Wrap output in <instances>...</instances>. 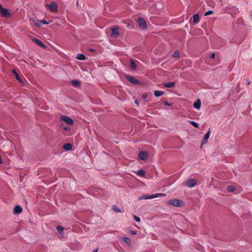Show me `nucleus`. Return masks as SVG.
Wrapping results in <instances>:
<instances>
[{
	"label": "nucleus",
	"mask_w": 252,
	"mask_h": 252,
	"mask_svg": "<svg viewBox=\"0 0 252 252\" xmlns=\"http://www.w3.org/2000/svg\"><path fill=\"white\" fill-rule=\"evenodd\" d=\"M167 204L176 207H182L185 205L181 200L177 199H170L167 201Z\"/></svg>",
	"instance_id": "1"
},
{
	"label": "nucleus",
	"mask_w": 252,
	"mask_h": 252,
	"mask_svg": "<svg viewBox=\"0 0 252 252\" xmlns=\"http://www.w3.org/2000/svg\"><path fill=\"white\" fill-rule=\"evenodd\" d=\"M0 15L4 18H9L11 16V14L9 10L3 7L0 4Z\"/></svg>",
	"instance_id": "2"
},
{
	"label": "nucleus",
	"mask_w": 252,
	"mask_h": 252,
	"mask_svg": "<svg viewBox=\"0 0 252 252\" xmlns=\"http://www.w3.org/2000/svg\"><path fill=\"white\" fill-rule=\"evenodd\" d=\"M61 120L70 126H73L74 124V121L66 116H62Z\"/></svg>",
	"instance_id": "3"
},
{
	"label": "nucleus",
	"mask_w": 252,
	"mask_h": 252,
	"mask_svg": "<svg viewBox=\"0 0 252 252\" xmlns=\"http://www.w3.org/2000/svg\"><path fill=\"white\" fill-rule=\"evenodd\" d=\"M45 6L48 7L52 12H55L57 11L58 5L55 2H52L48 4H46Z\"/></svg>",
	"instance_id": "4"
},
{
	"label": "nucleus",
	"mask_w": 252,
	"mask_h": 252,
	"mask_svg": "<svg viewBox=\"0 0 252 252\" xmlns=\"http://www.w3.org/2000/svg\"><path fill=\"white\" fill-rule=\"evenodd\" d=\"M196 184V182L194 179H190L188 180L185 183V185L189 188H192Z\"/></svg>",
	"instance_id": "5"
},
{
	"label": "nucleus",
	"mask_w": 252,
	"mask_h": 252,
	"mask_svg": "<svg viewBox=\"0 0 252 252\" xmlns=\"http://www.w3.org/2000/svg\"><path fill=\"white\" fill-rule=\"evenodd\" d=\"M138 158L141 160H146L148 158V154L146 151H142L139 153Z\"/></svg>",
	"instance_id": "6"
},
{
	"label": "nucleus",
	"mask_w": 252,
	"mask_h": 252,
	"mask_svg": "<svg viewBox=\"0 0 252 252\" xmlns=\"http://www.w3.org/2000/svg\"><path fill=\"white\" fill-rule=\"evenodd\" d=\"M137 22L139 26L145 29L147 28V25L145 21L143 18H140L137 20Z\"/></svg>",
	"instance_id": "7"
},
{
	"label": "nucleus",
	"mask_w": 252,
	"mask_h": 252,
	"mask_svg": "<svg viewBox=\"0 0 252 252\" xmlns=\"http://www.w3.org/2000/svg\"><path fill=\"white\" fill-rule=\"evenodd\" d=\"M118 28L117 27H114L111 29V36L113 37H116L119 35Z\"/></svg>",
	"instance_id": "8"
},
{
	"label": "nucleus",
	"mask_w": 252,
	"mask_h": 252,
	"mask_svg": "<svg viewBox=\"0 0 252 252\" xmlns=\"http://www.w3.org/2000/svg\"><path fill=\"white\" fill-rule=\"evenodd\" d=\"M126 78L129 82H131L133 84H137L139 82L137 79L130 76H127Z\"/></svg>",
	"instance_id": "9"
},
{
	"label": "nucleus",
	"mask_w": 252,
	"mask_h": 252,
	"mask_svg": "<svg viewBox=\"0 0 252 252\" xmlns=\"http://www.w3.org/2000/svg\"><path fill=\"white\" fill-rule=\"evenodd\" d=\"M22 211V207L19 205L16 206L13 209V213L15 214H18Z\"/></svg>",
	"instance_id": "10"
},
{
	"label": "nucleus",
	"mask_w": 252,
	"mask_h": 252,
	"mask_svg": "<svg viewBox=\"0 0 252 252\" xmlns=\"http://www.w3.org/2000/svg\"><path fill=\"white\" fill-rule=\"evenodd\" d=\"M210 131L209 130L205 134L204 137V138L202 140V144H205L207 142L208 139L210 137Z\"/></svg>",
	"instance_id": "11"
},
{
	"label": "nucleus",
	"mask_w": 252,
	"mask_h": 252,
	"mask_svg": "<svg viewBox=\"0 0 252 252\" xmlns=\"http://www.w3.org/2000/svg\"><path fill=\"white\" fill-rule=\"evenodd\" d=\"M193 106L197 110L200 109L201 107V101L199 99L196 100L193 103Z\"/></svg>",
	"instance_id": "12"
},
{
	"label": "nucleus",
	"mask_w": 252,
	"mask_h": 252,
	"mask_svg": "<svg viewBox=\"0 0 252 252\" xmlns=\"http://www.w3.org/2000/svg\"><path fill=\"white\" fill-rule=\"evenodd\" d=\"M153 195H144L139 198V199H153Z\"/></svg>",
	"instance_id": "13"
},
{
	"label": "nucleus",
	"mask_w": 252,
	"mask_h": 252,
	"mask_svg": "<svg viewBox=\"0 0 252 252\" xmlns=\"http://www.w3.org/2000/svg\"><path fill=\"white\" fill-rule=\"evenodd\" d=\"M163 86L165 88H173L175 83L174 82H168L163 84Z\"/></svg>",
	"instance_id": "14"
},
{
	"label": "nucleus",
	"mask_w": 252,
	"mask_h": 252,
	"mask_svg": "<svg viewBox=\"0 0 252 252\" xmlns=\"http://www.w3.org/2000/svg\"><path fill=\"white\" fill-rule=\"evenodd\" d=\"M193 21L195 24L197 23L199 21V15L195 14L192 16Z\"/></svg>",
	"instance_id": "15"
},
{
	"label": "nucleus",
	"mask_w": 252,
	"mask_h": 252,
	"mask_svg": "<svg viewBox=\"0 0 252 252\" xmlns=\"http://www.w3.org/2000/svg\"><path fill=\"white\" fill-rule=\"evenodd\" d=\"M123 241L126 243L127 245L130 246L131 244V240L129 238L126 237H124L122 238Z\"/></svg>",
	"instance_id": "16"
},
{
	"label": "nucleus",
	"mask_w": 252,
	"mask_h": 252,
	"mask_svg": "<svg viewBox=\"0 0 252 252\" xmlns=\"http://www.w3.org/2000/svg\"><path fill=\"white\" fill-rule=\"evenodd\" d=\"M63 148L67 151H69L71 149L72 145L70 143H67L63 146Z\"/></svg>",
	"instance_id": "17"
},
{
	"label": "nucleus",
	"mask_w": 252,
	"mask_h": 252,
	"mask_svg": "<svg viewBox=\"0 0 252 252\" xmlns=\"http://www.w3.org/2000/svg\"><path fill=\"white\" fill-rule=\"evenodd\" d=\"M129 63H130V68L132 69V70L136 69L137 66H136V64L134 62V61H132V60H130Z\"/></svg>",
	"instance_id": "18"
},
{
	"label": "nucleus",
	"mask_w": 252,
	"mask_h": 252,
	"mask_svg": "<svg viewBox=\"0 0 252 252\" xmlns=\"http://www.w3.org/2000/svg\"><path fill=\"white\" fill-rule=\"evenodd\" d=\"M33 41H34V43H35L36 44H37V45H38L41 47H45V46H44L43 43L41 41H40L37 39H33Z\"/></svg>",
	"instance_id": "19"
},
{
	"label": "nucleus",
	"mask_w": 252,
	"mask_h": 252,
	"mask_svg": "<svg viewBox=\"0 0 252 252\" xmlns=\"http://www.w3.org/2000/svg\"><path fill=\"white\" fill-rule=\"evenodd\" d=\"M76 59L79 60H85L86 57L83 54H78L76 56Z\"/></svg>",
	"instance_id": "20"
},
{
	"label": "nucleus",
	"mask_w": 252,
	"mask_h": 252,
	"mask_svg": "<svg viewBox=\"0 0 252 252\" xmlns=\"http://www.w3.org/2000/svg\"><path fill=\"white\" fill-rule=\"evenodd\" d=\"M112 210L115 212L116 213H118V212H124V210L123 209H120L119 208H118L117 207H116V206H113L112 207Z\"/></svg>",
	"instance_id": "21"
},
{
	"label": "nucleus",
	"mask_w": 252,
	"mask_h": 252,
	"mask_svg": "<svg viewBox=\"0 0 252 252\" xmlns=\"http://www.w3.org/2000/svg\"><path fill=\"white\" fill-rule=\"evenodd\" d=\"M136 174L140 176H144L145 175V171L143 170H139L137 171H136Z\"/></svg>",
	"instance_id": "22"
},
{
	"label": "nucleus",
	"mask_w": 252,
	"mask_h": 252,
	"mask_svg": "<svg viewBox=\"0 0 252 252\" xmlns=\"http://www.w3.org/2000/svg\"><path fill=\"white\" fill-rule=\"evenodd\" d=\"M163 92H162V91H155L154 92V95L156 96H161L163 94Z\"/></svg>",
	"instance_id": "23"
},
{
	"label": "nucleus",
	"mask_w": 252,
	"mask_h": 252,
	"mask_svg": "<svg viewBox=\"0 0 252 252\" xmlns=\"http://www.w3.org/2000/svg\"><path fill=\"white\" fill-rule=\"evenodd\" d=\"M165 195V194L164 193H156V194H153V198H157V197H158L164 196Z\"/></svg>",
	"instance_id": "24"
},
{
	"label": "nucleus",
	"mask_w": 252,
	"mask_h": 252,
	"mask_svg": "<svg viewBox=\"0 0 252 252\" xmlns=\"http://www.w3.org/2000/svg\"><path fill=\"white\" fill-rule=\"evenodd\" d=\"M190 124H191L193 126H194L195 127H198L199 126V125L198 124L196 123L194 121H188Z\"/></svg>",
	"instance_id": "25"
},
{
	"label": "nucleus",
	"mask_w": 252,
	"mask_h": 252,
	"mask_svg": "<svg viewBox=\"0 0 252 252\" xmlns=\"http://www.w3.org/2000/svg\"><path fill=\"white\" fill-rule=\"evenodd\" d=\"M57 230L60 234H61L63 230V228L61 226H58L57 227Z\"/></svg>",
	"instance_id": "26"
},
{
	"label": "nucleus",
	"mask_w": 252,
	"mask_h": 252,
	"mask_svg": "<svg viewBox=\"0 0 252 252\" xmlns=\"http://www.w3.org/2000/svg\"><path fill=\"white\" fill-rule=\"evenodd\" d=\"M71 83L73 85L75 86H78L80 84V82L77 80H73L71 81Z\"/></svg>",
	"instance_id": "27"
},
{
	"label": "nucleus",
	"mask_w": 252,
	"mask_h": 252,
	"mask_svg": "<svg viewBox=\"0 0 252 252\" xmlns=\"http://www.w3.org/2000/svg\"><path fill=\"white\" fill-rule=\"evenodd\" d=\"M180 57V53L179 52H175L173 54V58H179Z\"/></svg>",
	"instance_id": "28"
},
{
	"label": "nucleus",
	"mask_w": 252,
	"mask_h": 252,
	"mask_svg": "<svg viewBox=\"0 0 252 252\" xmlns=\"http://www.w3.org/2000/svg\"><path fill=\"white\" fill-rule=\"evenodd\" d=\"M227 189L230 192H232L235 190V188L233 186H228Z\"/></svg>",
	"instance_id": "29"
},
{
	"label": "nucleus",
	"mask_w": 252,
	"mask_h": 252,
	"mask_svg": "<svg viewBox=\"0 0 252 252\" xmlns=\"http://www.w3.org/2000/svg\"><path fill=\"white\" fill-rule=\"evenodd\" d=\"M213 13V11L212 10H208L204 14L205 16H207L210 14H211Z\"/></svg>",
	"instance_id": "30"
},
{
	"label": "nucleus",
	"mask_w": 252,
	"mask_h": 252,
	"mask_svg": "<svg viewBox=\"0 0 252 252\" xmlns=\"http://www.w3.org/2000/svg\"><path fill=\"white\" fill-rule=\"evenodd\" d=\"M133 217L134 218V220L137 221V222H140V219L139 217H137L135 215L133 216Z\"/></svg>",
	"instance_id": "31"
},
{
	"label": "nucleus",
	"mask_w": 252,
	"mask_h": 252,
	"mask_svg": "<svg viewBox=\"0 0 252 252\" xmlns=\"http://www.w3.org/2000/svg\"><path fill=\"white\" fill-rule=\"evenodd\" d=\"M15 77H16V79L19 82H22V81L20 78V77L19 76V75H18L17 73H16V75H15Z\"/></svg>",
	"instance_id": "32"
},
{
	"label": "nucleus",
	"mask_w": 252,
	"mask_h": 252,
	"mask_svg": "<svg viewBox=\"0 0 252 252\" xmlns=\"http://www.w3.org/2000/svg\"><path fill=\"white\" fill-rule=\"evenodd\" d=\"M163 104L166 105V106H170L172 105V103H170L167 101H164L163 102Z\"/></svg>",
	"instance_id": "33"
},
{
	"label": "nucleus",
	"mask_w": 252,
	"mask_h": 252,
	"mask_svg": "<svg viewBox=\"0 0 252 252\" xmlns=\"http://www.w3.org/2000/svg\"><path fill=\"white\" fill-rule=\"evenodd\" d=\"M148 97V94L147 93H144L142 95V98L143 99H146Z\"/></svg>",
	"instance_id": "34"
},
{
	"label": "nucleus",
	"mask_w": 252,
	"mask_h": 252,
	"mask_svg": "<svg viewBox=\"0 0 252 252\" xmlns=\"http://www.w3.org/2000/svg\"><path fill=\"white\" fill-rule=\"evenodd\" d=\"M41 23H43L44 24H45V25L49 24L48 22H47L46 20H41Z\"/></svg>",
	"instance_id": "35"
},
{
	"label": "nucleus",
	"mask_w": 252,
	"mask_h": 252,
	"mask_svg": "<svg viewBox=\"0 0 252 252\" xmlns=\"http://www.w3.org/2000/svg\"><path fill=\"white\" fill-rule=\"evenodd\" d=\"M215 57V54L214 53H213L210 56V58L211 59H214Z\"/></svg>",
	"instance_id": "36"
},
{
	"label": "nucleus",
	"mask_w": 252,
	"mask_h": 252,
	"mask_svg": "<svg viewBox=\"0 0 252 252\" xmlns=\"http://www.w3.org/2000/svg\"><path fill=\"white\" fill-rule=\"evenodd\" d=\"M64 130H70V128L69 126H66V127H64L63 128Z\"/></svg>",
	"instance_id": "37"
},
{
	"label": "nucleus",
	"mask_w": 252,
	"mask_h": 252,
	"mask_svg": "<svg viewBox=\"0 0 252 252\" xmlns=\"http://www.w3.org/2000/svg\"><path fill=\"white\" fill-rule=\"evenodd\" d=\"M131 233L132 235H134V234H136V232L135 231H131Z\"/></svg>",
	"instance_id": "38"
},
{
	"label": "nucleus",
	"mask_w": 252,
	"mask_h": 252,
	"mask_svg": "<svg viewBox=\"0 0 252 252\" xmlns=\"http://www.w3.org/2000/svg\"><path fill=\"white\" fill-rule=\"evenodd\" d=\"M134 102H135V103L137 105H139V103H138V102L137 100H135Z\"/></svg>",
	"instance_id": "39"
},
{
	"label": "nucleus",
	"mask_w": 252,
	"mask_h": 252,
	"mask_svg": "<svg viewBox=\"0 0 252 252\" xmlns=\"http://www.w3.org/2000/svg\"><path fill=\"white\" fill-rule=\"evenodd\" d=\"M12 72L15 74V75H16V73H17V72H16V71L15 70H13Z\"/></svg>",
	"instance_id": "40"
},
{
	"label": "nucleus",
	"mask_w": 252,
	"mask_h": 252,
	"mask_svg": "<svg viewBox=\"0 0 252 252\" xmlns=\"http://www.w3.org/2000/svg\"><path fill=\"white\" fill-rule=\"evenodd\" d=\"M97 252V250H94V251H93V252Z\"/></svg>",
	"instance_id": "41"
}]
</instances>
